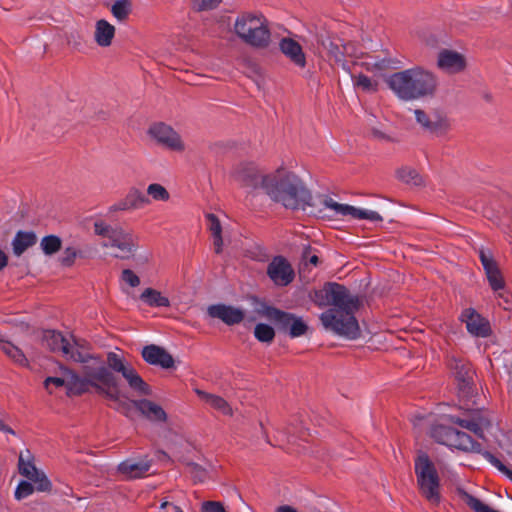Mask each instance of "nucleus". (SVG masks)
Segmentation results:
<instances>
[{"label":"nucleus","instance_id":"f257e3e1","mask_svg":"<svg viewBox=\"0 0 512 512\" xmlns=\"http://www.w3.org/2000/svg\"><path fill=\"white\" fill-rule=\"evenodd\" d=\"M310 298L318 307L330 306L320 315L327 331L349 340L361 337L355 313L362 307L363 297L352 295L342 284L326 282L321 289L314 290Z\"/></svg>","mask_w":512,"mask_h":512},{"label":"nucleus","instance_id":"f03ea898","mask_svg":"<svg viewBox=\"0 0 512 512\" xmlns=\"http://www.w3.org/2000/svg\"><path fill=\"white\" fill-rule=\"evenodd\" d=\"M69 359L74 362L81 363V370L84 371L86 366L100 369L106 368L107 370H114L119 373L128 384V387L137 396L147 397L152 395V389L150 385L144 381L136 369L130 362L122 355L115 352H108L106 359H103L101 355L91 354L79 349H75L70 344V352L66 354Z\"/></svg>","mask_w":512,"mask_h":512},{"label":"nucleus","instance_id":"7ed1b4c3","mask_svg":"<svg viewBox=\"0 0 512 512\" xmlns=\"http://www.w3.org/2000/svg\"><path fill=\"white\" fill-rule=\"evenodd\" d=\"M265 185V194L286 209L306 210L307 207H314L311 191L294 172L278 169L268 174Z\"/></svg>","mask_w":512,"mask_h":512},{"label":"nucleus","instance_id":"20e7f679","mask_svg":"<svg viewBox=\"0 0 512 512\" xmlns=\"http://www.w3.org/2000/svg\"><path fill=\"white\" fill-rule=\"evenodd\" d=\"M385 83L403 101L433 98L439 84L437 76L421 66L395 72Z\"/></svg>","mask_w":512,"mask_h":512},{"label":"nucleus","instance_id":"39448f33","mask_svg":"<svg viewBox=\"0 0 512 512\" xmlns=\"http://www.w3.org/2000/svg\"><path fill=\"white\" fill-rule=\"evenodd\" d=\"M60 370L67 377V395H82L88 393L93 388L95 393L104 396L113 376L117 371L100 369L86 366L84 371L78 372L60 365Z\"/></svg>","mask_w":512,"mask_h":512},{"label":"nucleus","instance_id":"423d86ee","mask_svg":"<svg viewBox=\"0 0 512 512\" xmlns=\"http://www.w3.org/2000/svg\"><path fill=\"white\" fill-rule=\"evenodd\" d=\"M417 486L421 495L431 504L441 502L440 477L435 464L424 451H418L414 464Z\"/></svg>","mask_w":512,"mask_h":512},{"label":"nucleus","instance_id":"0eeeda50","mask_svg":"<svg viewBox=\"0 0 512 512\" xmlns=\"http://www.w3.org/2000/svg\"><path fill=\"white\" fill-rule=\"evenodd\" d=\"M234 29L237 36L252 47L266 48L270 43V31L256 15L246 13L238 17Z\"/></svg>","mask_w":512,"mask_h":512},{"label":"nucleus","instance_id":"6e6552de","mask_svg":"<svg viewBox=\"0 0 512 512\" xmlns=\"http://www.w3.org/2000/svg\"><path fill=\"white\" fill-rule=\"evenodd\" d=\"M448 366L457 382L458 395L462 399H472L476 394L475 371L468 363L454 357L449 360Z\"/></svg>","mask_w":512,"mask_h":512},{"label":"nucleus","instance_id":"1a4fd4ad","mask_svg":"<svg viewBox=\"0 0 512 512\" xmlns=\"http://www.w3.org/2000/svg\"><path fill=\"white\" fill-rule=\"evenodd\" d=\"M147 134L155 142L174 152H183L185 150V144L181 139L180 134L170 125L164 122H155L150 125L147 130Z\"/></svg>","mask_w":512,"mask_h":512},{"label":"nucleus","instance_id":"9d476101","mask_svg":"<svg viewBox=\"0 0 512 512\" xmlns=\"http://www.w3.org/2000/svg\"><path fill=\"white\" fill-rule=\"evenodd\" d=\"M278 332L289 335L291 338L301 337L309 331L304 319L294 313L279 309L271 322Z\"/></svg>","mask_w":512,"mask_h":512},{"label":"nucleus","instance_id":"9b49d317","mask_svg":"<svg viewBox=\"0 0 512 512\" xmlns=\"http://www.w3.org/2000/svg\"><path fill=\"white\" fill-rule=\"evenodd\" d=\"M119 375V373H115L103 397L114 402L116 404L115 409L125 417L131 418L132 410L135 408L134 402H138V399H132L129 397L128 392L122 391Z\"/></svg>","mask_w":512,"mask_h":512},{"label":"nucleus","instance_id":"f8f14e48","mask_svg":"<svg viewBox=\"0 0 512 512\" xmlns=\"http://www.w3.org/2000/svg\"><path fill=\"white\" fill-rule=\"evenodd\" d=\"M416 122L431 134L441 136L450 128V122L446 114L440 109H434L429 115L422 109L414 110Z\"/></svg>","mask_w":512,"mask_h":512},{"label":"nucleus","instance_id":"ddd939ff","mask_svg":"<svg viewBox=\"0 0 512 512\" xmlns=\"http://www.w3.org/2000/svg\"><path fill=\"white\" fill-rule=\"evenodd\" d=\"M271 281L278 287H286L293 282L295 272L289 261L281 255L273 257L266 271Z\"/></svg>","mask_w":512,"mask_h":512},{"label":"nucleus","instance_id":"4468645a","mask_svg":"<svg viewBox=\"0 0 512 512\" xmlns=\"http://www.w3.org/2000/svg\"><path fill=\"white\" fill-rule=\"evenodd\" d=\"M233 177L244 187L252 189L261 188L266 191V180L268 174L263 175L256 165L253 163H242L238 165L233 171Z\"/></svg>","mask_w":512,"mask_h":512},{"label":"nucleus","instance_id":"2eb2a0df","mask_svg":"<svg viewBox=\"0 0 512 512\" xmlns=\"http://www.w3.org/2000/svg\"><path fill=\"white\" fill-rule=\"evenodd\" d=\"M207 314L211 318L220 319L228 326L240 324L245 319L244 310L223 303L209 305Z\"/></svg>","mask_w":512,"mask_h":512},{"label":"nucleus","instance_id":"dca6fc26","mask_svg":"<svg viewBox=\"0 0 512 512\" xmlns=\"http://www.w3.org/2000/svg\"><path fill=\"white\" fill-rule=\"evenodd\" d=\"M141 356L150 365L160 366L163 369L175 367L173 356L162 346L150 344L143 347Z\"/></svg>","mask_w":512,"mask_h":512},{"label":"nucleus","instance_id":"f3484780","mask_svg":"<svg viewBox=\"0 0 512 512\" xmlns=\"http://www.w3.org/2000/svg\"><path fill=\"white\" fill-rule=\"evenodd\" d=\"M479 257L491 288L494 291L504 288L503 277L492 254L481 249L479 251Z\"/></svg>","mask_w":512,"mask_h":512},{"label":"nucleus","instance_id":"a211bd4d","mask_svg":"<svg viewBox=\"0 0 512 512\" xmlns=\"http://www.w3.org/2000/svg\"><path fill=\"white\" fill-rule=\"evenodd\" d=\"M110 240L112 247H116L122 252L120 255L116 254V258L128 259L136 248L134 236L122 227H114Z\"/></svg>","mask_w":512,"mask_h":512},{"label":"nucleus","instance_id":"6ab92c4d","mask_svg":"<svg viewBox=\"0 0 512 512\" xmlns=\"http://www.w3.org/2000/svg\"><path fill=\"white\" fill-rule=\"evenodd\" d=\"M462 321L466 322L468 332L476 337H487L490 334L489 322L472 308L466 309L462 313Z\"/></svg>","mask_w":512,"mask_h":512},{"label":"nucleus","instance_id":"aec40b11","mask_svg":"<svg viewBox=\"0 0 512 512\" xmlns=\"http://www.w3.org/2000/svg\"><path fill=\"white\" fill-rule=\"evenodd\" d=\"M446 446L454 447L464 452L478 453L483 457L487 452L486 450H483L482 445L479 442L473 440L469 434L457 429H455L453 434H450V440Z\"/></svg>","mask_w":512,"mask_h":512},{"label":"nucleus","instance_id":"412c9836","mask_svg":"<svg viewBox=\"0 0 512 512\" xmlns=\"http://www.w3.org/2000/svg\"><path fill=\"white\" fill-rule=\"evenodd\" d=\"M437 65L440 69L458 73L466 68L465 57L453 50L443 49L438 54Z\"/></svg>","mask_w":512,"mask_h":512},{"label":"nucleus","instance_id":"4be33fe9","mask_svg":"<svg viewBox=\"0 0 512 512\" xmlns=\"http://www.w3.org/2000/svg\"><path fill=\"white\" fill-rule=\"evenodd\" d=\"M316 42L318 45L326 49L331 57L334 58L336 63L341 64L342 68L346 71H350L348 63L345 61V52H342L340 46L335 44L330 35L325 31H316L315 33Z\"/></svg>","mask_w":512,"mask_h":512},{"label":"nucleus","instance_id":"5701e85b","mask_svg":"<svg viewBox=\"0 0 512 512\" xmlns=\"http://www.w3.org/2000/svg\"><path fill=\"white\" fill-rule=\"evenodd\" d=\"M41 342L42 345L51 352L61 351L64 354H68L70 352V343L59 331H41Z\"/></svg>","mask_w":512,"mask_h":512},{"label":"nucleus","instance_id":"b1692460","mask_svg":"<svg viewBox=\"0 0 512 512\" xmlns=\"http://www.w3.org/2000/svg\"><path fill=\"white\" fill-rule=\"evenodd\" d=\"M135 409L149 421L152 422H165L167 420V413L164 409L155 402L146 398L138 399L134 402Z\"/></svg>","mask_w":512,"mask_h":512},{"label":"nucleus","instance_id":"393cba45","mask_svg":"<svg viewBox=\"0 0 512 512\" xmlns=\"http://www.w3.org/2000/svg\"><path fill=\"white\" fill-rule=\"evenodd\" d=\"M336 212V214L347 216L350 215L353 218L357 219H367L370 221H382V217L379 213L375 211L364 210L360 208H356L354 206L348 204H340L335 202L331 208Z\"/></svg>","mask_w":512,"mask_h":512},{"label":"nucleus","instance_id":"a878e982","mask_svg":"<svg viewBox=\"0 0 512 512\" xmlns=\"http://www.w3.org/2000/svg\"><path fill=\"white\" fill-rule=\"evenodd\" d=\"M280 50L295 65L300 67H304L306 65L305 54L303 53L301 45L297 41L291 38H283L280 41Z\"/></svg>","mask_w":512,"mask_h":512},{"label":"nucleus","instance_id":"bb28decb","mask_svg":"<svg viewBox=\"0 0 512 512\" xmlns=\"http://www.w3.org/2000/svg\"><path fill=\"white\" fill-rule=\"evenodd\" d=\"M151 467L150 461L142 460L139 462H133L131 459H127L118 465V472L127 476L130 479L140 478Z\"/></svg>","mask_w":512,"mask_h":512},{"label":"nucleus","instance_id":"cd10ccee","mask_svg":"<svg viewBox=\"0 0 512 512\" xmlns=\"http://www.w3.org/2000/svg\"><path fill=\"white\" fill-rule=\"evenodd\" d=\"M115 27L105 19H100L95 24L94 40L100 47H108L115 36Z\"/></svg>","mask_w":512,"mask_h":512},{"label":"nucleus","instance_id":"c85d7f7f","mask_svg":"<svg viewBox=\"0 0 512 512\" xmlns=\"http://www.w3.org/2000/svg\"><path fill=\"white\" fill-rule=\"evenodd\" d=\"M37 242V236L33 231H18L12 240L13 253L16 256H21L29 247H32Z\"/></svg>","mask_w":512,"mask_h":512},{"label":"nucleus","instance_id":"c756f323","mask_svg":"<svg viewBox=\"0 0 512 512\" xmlns=\"http://www.w3.org/2000/svg\"><path fill=\"white\" fill-rule=\"evenodd\" d=\"M195 392L201 399L210 404L214 409L222 412L225 415H233V409L221 396L211 394L200 389H196Z\"/></svg>","mask_w":512,"mask_h":512},{"label":"nucleus","instance_id":"7c9ffc66","mask_svg":"<svg viewBox=\"0 0 512 512\" xmlns=\"http://www.w3.org/2000/svg\"><path fill=\"white\" fill-rule=\"evenodd\" d=\"M248 300L254 306V312L259 316L265 317L270 322L274 319L275 312L279 310V308L269 305L266 301L255 295H249Z\"/></svg>","mask_w":512,"mask_h":512},{"label":"nucleus","instance_id":"2f4dec72","mask_svg":"<svg viewBox=\"0 0 512 512\" xmlns=\"http://www.w3.org/2000/svg\"><path fill=\"white\" fill-rule=\"evenodd\" d=\"M140 300L151 307H169L170 301L160 291L153 288H146L140 295Z\"/></svg>","mask_w":512,"mask_h":512},{"label":"nucleus","instance_id":"473e14b6","mask_svg":"<svg viewBox=\"0 0 512 512\" xmlns=\"http://www.w3.org/2000/svg\"><path fill=\"white\" fill-rule=\"evenodd\" d=\"M120 201L125 210L136 209L141 205L148 204L150 202L149 198L135 187L131 188L125 198Z\"/></svg>","mask_w":512,"mask_h":512},{"label":"nucleus","instance_id":"72a5a7b5","mask_svg":"<svg viewBox=\"0 0 512 512\" xmlns=\"http://www.w3.org/2000/svg\"><path fill=\"white\" fill-rule=\"evenodd\" d=\"M0 348L8 357H10L17 364L22 366L28 365V360L24 353L22 352V350L13 345L11 342L0 338Z\"/></svg>","mask_w":512,"mask_h":512},{"label":"nucleus","instance_id":"f704fd0d","mask_svg":"<svg viewBox=\"0 0 512 512\" xmlns=\"http://www.w3.org/2000/svg\"><path fill=\"white\" fill-rule=\"evenodd\" d=\"M40 248L46 256H53L62 249V240L57 235L44 236L40 241Z\"/></svg>","mask_w":512,"mask_h":512},{"label":"nucleus","instance_id":"c9c22d12","mask_svg":"<svg viewBox=\"0 0 512 512\" xmlns=\"http://www.w3.org/2000/svg\"><path fill=\"white\" fill-rule=\"evenodd\" d=\"M275 326L267 323H258L254 327V337L261 343L271 344L276 336Z\"/></svg>","mask_w":512,"mask_h":512},{"label":"nucleus","instance_id":"e433bc0d","mask_svg":"<svg viewBox=\"0 0 512 512\" xmlns=\"http://www.w3.org/2000/svg\"><path fill=\"white\" fill-rule=\"evenodd\" d=\"M27 460L24 459L23 452L20 453L18 459V471L19 473L27 478L28 480H32L34 478V471L39 470L33 463L34 457L29 450H26Z\"/></svg>","mask_w":512,"mask_h":512},{"label":"nucleus","instance_id":"4c0bfd02","mask_svg":"<svg viewBox=\"0 0 512 512\" xmlns=\"http://www.w3.org/2000/svg\"><path fill=\"white\" fill-rule=\"evenodd\" d=\"M112 15L120 22H124L128 19L132 13V2L131 0H117L111 6Z\"/></svg>","mask_w":512,"mask_h":512},{"label":"nucleus","instance_id":"58836bf2","mask_svg":"<svg viewBox=\"0 0 512 512\" xmlns=\"http://www.w3.org/2000/svg\"><path fill=\"white\" fill-rule=\"evenodd\" d=\"M396 174L398 179L406 184L423 185V179L415 169L403 167L398 169Z\"/></svg>","mask_w":512,"mask_h":512},{"label":"nucleus","instance_id":"ea45409f","mask_svg":"<svg viewBox=\"0 0 512 512\" xmlns=\"http://www.w3.org/2000/svg\"><path fill=\"white\" fill-rule=\"evenodd\" d=\"M455 428L443 424L436 425L432 429V437L439 444L447 445L450 440V434H453Z\"/></svg>","mask_w":512,"mask_h":512},{"label":"nucleus","instance_id":"a19ab883","mask_svg":"<svg viewBox=\"0 0 512 512\" xmlns=\"http://www.w3.org/2000/svg\"><path fill=\"white\" fill-rule=\"evenodd\" d=\"M30 481L36 484L35 489L39 492H51L52 490L51 481L47 478L46 474L41 470H35L34 478Z\"/></svg>","mask_w":512,"mask_h":512},{"label":"nucleus","instance_id":"79ce46f5","mask_svg":"<svg viewBox=\"0 0 512 512\" xmlns=\"http://www.w3.org/2000/svg\"><path fill=\"white\" fill-rule=\"evenodd\" d=\"M147 194L156 201L166 202L170 199L168 190L163 185L158 183L148 185Z\"/></svg>","mask_w":512,"mask_h":512},{"label":"nucleus","instance_id":"37998d69","mask_svg":"<svg viewBox=\"0 0 512 512\" xmlns=\"http://www.w3.org/2000/svg\"><path fill=\"white\" fill-rule=\"evenodd\" d=\"M34 491H35V486L32 484V482L30 480L29 481L21 480L19 482L18 486L16 487L14 496L17 500H22V499L30 496L31 494H33Z\"/></svg>","mask_w":512,"mask_h":512},{"label":"nucleus","instance_id":"c03bdc74","mask_svg":"<svg viewBox=\"0 0 512 512\" xmlns=\"http://www.w3.org/2000/svg\"><path fill=\"white\" fill-rule=\"evenodd\" d=\"M484 458L487 459L494 467H496L501 473L507 476L512 481V470L504 465L497 457L491 452H486Z\"/></svg>","mask_w":512,"mask_h":512},{"label":"nucleus","instance_id":"a18cd8bd","mask_svg":"<svg viewBox=\"0 0 512 512\" xmlns=\"http://www.w3.org/2000/svg\"><path fill=\"white\" fill-rule=\"evenodd\" d=\"M76 260L75 247L68 246L63 250L62 255L58 258L59 263L63 267H71Z\"/></svg>","mask_w":512,"mask_h":512},{"label":"nucleus","instance_id":"49530a36","mask_svg":"<svg viewBox=\"0 0 512 512\" xmlns=\"http://www.w3.org/2000/svg\"><path fill=\"white\" fill-rule=\"evenodd\" d=\"M185 465L189 468L195 481L203 482L205 480L206 469L204 467L192 461L185 462Z\"/></svg>","mask_w":512,"mask_h":512},{"label":"nucleus","instance_id":"de8ad7c7","mask_svg":"<svg viewBox=\"0 0 512 512\" xmlns=\"http://www.w3.org/2000/svg\"><path fill=\"white\" fill-rule=\"evenodd\" d=\"M354 84L357 87H361L366 92H375L378 87L377 82H372L369 77L363 74L358 75Z\"/></svg>","mask_w":512,"mask_h":512},{"label":"nucleus","instance_id":"09e8293b","mask_svg":"<svg viewBox=\"0 0 512 512\" xmlns=\"http://www.w3.org/2000/svg\"><path fill=\"white\" fill-rule=\"evenodd\" d=\"M222 0H194V9L197 12L216 9Z\"/></svg>","mask_w":512,"mask_h":512},{"label":"nucleus","instance_id":"8fccbe9b","mask_svg":"<svg viewBox=\"0 0 512 512\" xmlns=\"http://www.w3.org/2000/svg\"><path fill=\"white\" fill-rule=\"evenodd\" d=\"M206 218L209 223V230L212 233V236L222 235V226L218 219V217L212 213L206 215Z\"/></svg>","mask_w":512,"mask_h":512},{"label":"nucleus","instance_id":"3c124183","mask_svg":"<svg viewBox=\"0 0 512 512\" xmlns=\"http://www.w3.org/2000/svg\"><path fill=\"white\" fill-rule=\"evenodd\" d=\"M66 40L68 45L77 51H80L83 47V38L78 32H70L66 34Z\"/></svg>","mask_w":512,"mask_h":512},{"label":"nucleus","instance_id":"603ef678","mask_svg":"<svg viewBox=\"0 0 512 512\" xmlns=\"http://www.w3.org/2000/svg\"><path fill=\"white\" fill-rule=\"evenodd\" d=\"M202 512H226L224 505L218 501H205L202 503Z\"/></svg>","mask_w":512,"mask_h":512},{"label":"nucleus","instance_id":"864d4df0","mask_svg":"<svg viewBox=\"0 0 512 512\" xmlns=\"http://www.w3.org/2000/svg\"><path fill=\"white\" fill-rule=\"evenodd\" d=\"M113 229H114V227L106 225L101 221H96L94 223L95 234H97L99 236L107 237L108 239H110Z\"/></svg>","mask_w":512,"mask_h":512},{"label":"nucleus","instance_id":"5fc2aeb1","mask_svg":"<svg viewBox=\"0 0 512 512\" xmlns=\"http://www.w3.org/2000/svg\"><path fill=\"white\" fill-rule=\"evenodd\" d=\"M121 278L131 287H137L140 284L139 277L130 269H124L122 271Z\"/></svg>","mask_w":512,"mask_h":512},{"label":"nucleus","instance_id":"6e6d98bb","mask_svg":"<svg viewBox=\"0 0 512 512\" xmlns=\"http://www.w3.org/2000/svg\"><path fill=\"white\" fill-rule=\"evenodd\" d=\"M311 246L307 245L304 247L302 251V260L308 261L310 264L316 266L319 263V257L317 255H310L311 253Z\"/></svg>","mask_w":512,"mask_h":512},{"label":"nucleus","instance_id":"4d7b16f0","mask_svg":"<svg viewBox=\"0 0 512 512\" xmlns=\"http://www.w3.org/2000/svg\"><path fill=\"white\" fill-rule=\"evenodd\" d=\"M53 384L56 387H62L67 386V377L66 378H60V377H47L44 380V387L49 390V385Z\"/></svg>","mask_w":512,"mask_h":512},{"label":"nucleus","instance_id":"13d9d810","mask_svg":"<svg viewBox=\"0 0 512 512\" xmlns=\"http://www.w3.org/2000/svg\"><path fill=\"white\" fill-rule=\"evenodd\" d=\"M371 135L378 140H385L388 142H397V139L391 137L390 135L386 134L385 132L381 131L380 129L373 127L371 128Z\"/></svg>","mask_w":512,"mask_h":512},{"label":"nucleus","instance_id":"bf43d9fd","mask_svg":"<svg viewBox=\"0 0 512 512\" xmlns=\"http://www.w3.org/2000/svg\"><path fill=\"white\" fill-rule=\"evenodd\" d=\"M473 418H474L476 424H478V426H480V427H485L486 429H488L492 425L490 419H488L486 416L482 415L479 412H476L473 415Z\"/></svg>","mask_w":512,"mask_h":512},{"label":"nucleus","instance_id":"052dcab7","mask_svg":"<svg viewBox=\"0 0 512 512\" xmlns=\"http://www.w3.org/2000/svg\"><path fill=\"white\" fill-rule=\"evenodd\" d=\"M342 52H345V55L354 56L355 55V45L352 42H348L342 44Z\"/></svg>","mask_w":512,"mask_h":512},{"label":"nucleus","instance_id":"680f3d73","mask_svg":"<svg viewBox=\"0 0 512 512\" xmlns=\"http://www.w3.org/2000/svg\"><path fill=\"white\" fill-rule=\"evenodd\" d=\"M213 244H214L215 252L217 254H220L222 251V245H223L222 235L213 236Z\"/></svg>","mask_w":512,"mask_h":512},{"label":"nucleus","instance_id":"e2e57ef3","mask_svg":"<svg viewBox=\"0 0 512 512\" xmlns=\"http://www.w3.org/2000/svg\"><path fill=\"white\" fill-rule=\"evenodd\" d=\"M477 426H478V424H476L474 418L472 417V419H469V420L465 419L464 420L462 428L467 429V430L473 432Z\"/></svg>","mask_w":512,"mask_h":512},{"label":"nucleus","instance_id":"0e129e2a","mask_svg":"<svg viewBox=\"0 0 512 512\" xmlns=\"http://www.w3.org/2000/svg\"><path fill=\"white\" fill-rule=\"evenodd\" d=\"M8 265V256L0 249V271H2Z\"/></svg>","mask_w":512,"mask_h":512},{"label":"nucleus","instance_id":"69168bd1","mask_svg":"<svg viewBox=\"0 0 512 512\" xmlns=\"http://www.w3.org/2000/svg\"><path fill=\"white\" fill-rule=\"evenodd\" d=\"M389 64H390L389 60L383 59L381 61L375 62L373 65H374L375 68H377L379 70H384V69L389 67Z\"/></svg>","mask_w":512,"mask_h":512},{"label":"nucleus","instance_id":"338daca9","mask_svg":"<svg viewBox=\"0 0 512 512\" xmlns=\"http://www.w3.org/2000/svg\"><path fill=\"white\" fill-rule=\"evenodd\" d=\"M297 510L290 505H282L276 508L275 512H296Z\"/></svg>","mask_w":512,"mask_h":512},{"label":"nucleus","instance_id":"774afa93","mask_svg":"<svg viewBox=\"0 0 512 512\" xmlns=\"http://www.w3.org/2000/svg\"><path fill=\"white\" fill-rule=\"evenodd\" d=\"M0 431H4V432L12 434V435L15 434V431L11 427L7 426L1 419H0Z\"/></svg>","mask_w":512,"mask_h":512}]
</instances>
